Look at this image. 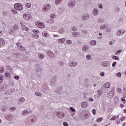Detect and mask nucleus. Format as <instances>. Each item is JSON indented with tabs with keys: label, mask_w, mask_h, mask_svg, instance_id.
<instances>
[{
	"label": "nucleus",
	"mask_w": 126,
	"mask_h": 126,
	"mask_svg": "<svg viewBox=\"0 0 126 126\" xmlns=\"http://www.w3.org/2000/svg\"><path fill=\"white\" fill-rule=\"evenodd\" d=\"M14 8L17 10L21 11V10H22V9H23V6H22V5H21V4H19V3L15 4L14 5Z\"/></svg>",
	"instance_id": "nucleus-1"
},
{
	"label": "nucleus",
	"mask_w": 126,
	"mask_h": 126,
	"mask_svg": "<svg viewBox=\"0 0 126 126\" xmlns=\"http://www.w3.org/2000/svg\"><path fill=\"white\" fill-rule=\"evenodd\" d=\"M32 17V15L30 13H25L23 15V18L25 19V20H29Z\"/></svg>",
	"instance_id": "nucleus-2"
},
{
	"label": "nucleus",
	"mask_w": 126,
	"mask_h": 126,
	"mask_svg": "<svg viewBox=\"0 0 126 126\" xmlns=\"http://www.w3.org/2000/svg\"><path fill=\"white\" fill-rule=\"evenodd\" d=\"M50 9H51V5H50L49 4H47L43 6V11H44V12L49 11V10H50Z\"/></svg>",
	"instance_id": "nucleus-3"
},
{
	"label": "nucleus",
	"mask_w": 126,
	"mask_h": 126,
	"mask_svg": "<svg viewBox=\"0 0 126 126\" xmlns=\"http://www.w3.org/2000/svg\"><path fill=\"white\" fill-rule=\"evenodd\" d=\"M125 32H126V30L125 29L119 30L117 31V34L119 35V36H122L125 34Z\"/></svg>",
	"instance_id": "nucleus-4"
},
{
	"label": "nucleus",
	"mask_w": 126,
	"mask_h": 126,
	"mask_svg": "<svg viewBox=\"0 0 126 126\" xmlns=\"http://www.w3.org/2000/svg\"><path fill=\"white\" fill-rule=\"evenodd\" d=\"M36 25L37 26H38V27H39V28H44L45 26V24L41 22H37L36 23Z\"/></svg>",
	"instance_id": "nucleus-5"
},
{
	"label": "nucleus",
	"mask_w": 126,
	"mask_h": 126,
	"mask_svg": "<svg viewBox=\"0 0 126 126\" xmlns=\"http://www.w3.org/2000/svg\"><path fill=\"white\" fill-rule=\"evenodd\" d=\"M107 96L109 98V99L113 98V97H114V91H110L109 93H108Z\"/></svg>",
	"instance_id": "nucleus-6"
},
{
	"label": "nucleus",
	"mask_w": 126,
	"mask_h": 126,
	"mask_svg": "<svg viewBox=\"0 0 126 126\" xmlns=\"http://www.w3.org/2000/svg\"><path fill=\"white\" fill-rule=\"evenodd\" d=\"M94 16H97L99 15V10L97 8L94 9L93 10Z\"/></svg>",
	"instance_id": "nucleus-7"
},
{
	"label": "nucleus",
	"mask_w": 126,
	"mask_h": 126,
	"mask_svg": "<svg viewBox=\"0 0 126 126\" xmlns=\"http://www.w3.org/2000/svg\"><path fill=\"white\" fill-rule=\"evenodd\" d=\"M77 65V63L75 62H71L69 63V66L70 67H75Z\"/></svg>",
	"instance_id": "nucleus-8"
},
{
	"label": "nucleus",
	"mask_w": 126,
	"mask_h": 126,
	"mask_svg": "<svg viewBox=\"0 0 126 126\" xmlns=\"http://www.w3.org/2000/svg\"><path fill=\"white\" fill-rule=\"evenodd\" d=\"M82 20L85 21L88 20V19H89V15L88 14H85L83 15L81 17Z\"/></svg>",
	"instance_id": "nucleus-9"
},
{
	"label": "nucleus",
	"mask_w": 126,
	"mask_h": 126,
	"mask_svg": "<svg viewBox=\"0 0 126 126\" xmlns=\"http://www.w3.org/2000/svg\"><path fill=\"white\" fill-rule=\"evenodd\" d=\"M101 64L104 67H108L110 65V63L107 61H104Z\"/></svg>",
	"instance_id": "nucleus-10"
},
{
	"label": "nucleus",
	"mask_w": 126,
	"mask_h": 126,
	"mask_svg": "<svg viewBox=\"0 0 126 126\" xmlns=\"http://www.w3.org/2000/svg\"><path fill=\"white\" fill-rule=\"evenodd\" d=\"M68 6L69 7H74L75 6V1H70L68 4Z\"/></svg>",
	"instance_id": "nucleus-11"
},
{
	"label": "nucleus",
	"mask_w": 126,
	"mask_h": 126,
	"mask_svg": "<svg viewBox=\"0 0 126 126\" xmlns=\"http://www.w3.org/2000/svg\"><path fill=\"white\" fill-rule=\"evenodd\" d=\"M97 44V41L96 40H91L90 42V45L91 46H95Z\"/></svg>",
	"instance_id": "nucleus-12"
},
{
	"label": "nucleus",
	"mask_w": 126,
	"mask_h": 126,
	"mask_svg": "<svg viewBox=\"0 0 126 126\" xmlns=\"http://www.w3.org/2000/svg\"><path fill=\"white\" fill-rule=\"evenodd\" d=\"M82 108H87L88 106V103L87 102H82L81 104Z\"/></svg>",
	"instance_id": "nucleus-13"
},
{
	"label": "nucleus",
	"mask_w": 126,
	"mask_h": 126,
	"mask_svg": "<svg viewBox=\"0 0 126 126\" xmlns=\"http://www.w3.org/2000/svg\"><path fill=\"white\" fill-rule=\"evenodd\" d=\"M0 45H1V46L5 45V41H4V40L2 38H0Z\"/></svg>",
	"instance_id": "nucleus-14"
},
{
	"label": "nucleus",
	"mask_w": 126,
	"mask_h": 126,
	"mask_svg": "<svg viewBox=\"0 0 126 126\" xmlns=\"http://www.w3.org/2000/svg\"><path fill=\"white\" fill-rule=\"evenodd\" d=\"M105 88H110L111 87V84L109 82H107L104 85Z\"/></svg>",
	"instance_id": "nucleus-15"
},
{
	"label": "nucleus",
	"mask_w": 126,
	"mask_h": 126,
	"mask_svg": "<svg viewBox=\"0 0 126 126\" xmlns=\"http://www.w3.org/2000/svg\"><path fill=\"white\" fill-rule=\"evenodd\" d=\"M21 24L22 25V28L24 30H26V31H28L29 30V29L28 27H25L23 23L21 22Z\"/></svg>",
	"instance_id": "nucleus-16"
},
{
	"label": "nucleus",
	"mask_w": 126,
	"mask_h": 126,
	"mask_svg": "<svg viewBox=\"0 0 126 126\" xmlns=\"http://www.w3.org/2000/svg\"><path fill=\"white\" fill-rule=\"evenodd\" d=\"M12 118H13V117L12 116V115L10 114L7 116V117H6V119H7L8 121H11V120H12Z\"/></svg>",
	"instance_id": "nucleus-17"
},
{
	"label": "nucleus",
	"mask_w": 126,
	"mask_h": 126,
	"mask_svg": "<svg viewBox=\"0 0 126 126\" xmlns=\"http://www.w3.org/2000/svg\"><path fill=\"white\" fill-rule=\"evenodd\" d=\"M72 35L75 38H76V37H78V36H79V32H72Z\"/></svg>",
	"instance_id": "nucleus-18"
},
{
	"label": "nucleus",
	"mask_w": 126,
	"mask_h": 126,
	"mask_svg": "<svg viewBox=\"0 0 126 126\" xmlns=\"http://www.w3.org/2000/svg\"><path fill=\"white\" fill-rule=\"evenodd\" d=\"M21 113L23 116H27L28 115V112L27 110H23L22 111Z\"/></svg>",
	"instance_id": "nucleus-19"
},
{
	"label": "nucleus",
	"mask_w": 126,
	"mask_h": 126,
	"mask_svg": "<svg viewBox=\"0 0 126 126\" xmlns=\"http://www.w3.org/2000/svg\"><path fill=\"white\" fill-rule=\"evenodd\" d=\"M88 46L85 45L83 47V52H86L87 51H88Z\"/></svg>",
	"instance_id": "nucleus-20"
},
{
	"label": "nucleus",
	"mask_w": 126,
	"mask_h": 126,
	"mask_svg": "<svg viewBox=\"0 0 126 126\" xmlns=\"http://www.w3.org/2000/svg\"><path fill=\"white\" fill-rule=\"evenodd\" d=\"M25 101V99L23 97H21L19 100V104L21 105V104H23V103H24Z\"/></svg>",
	"instance_id": "nucleus-21"
},
{
	"label": "nucleus",
	"mask_w": 126,
	"mask_h": 126,
	"mask_svg": "<svg viewBox=\"0 0 126 126\" xmlns=\"http://www.w3.org/2000/svg\"><path fill=\"white\" fill-rule=\"evenodd\" d=\"M58 41L61 43V44H63V43L65 42V38L59 39H58Z\"/></svg>",
	"instance_id": "nucleus-22"
},
{
	"label": "nucleus",
	"mask_w": 126,
	"mask_h": 126,
	"mask_svg": "<svg viewBox=\"0 0 126 126\" xmlns=\"http://www.w3.org/2000/svg\"><path fill=\"white\" fill-rule=\"evenodd\" d=\"M86 58L88 61H90V60H91L92 58V56L90 54H88L86 56Z\"/></svg>",
	"instance_id": "nucleus-23"
},
{
	"label": "nucleus",
	"mask_w": 126,
	"mask_h": 126,
	"mask_svg": "<svg viewBox=\"0 0 126 126\" xmlns=\"http://www.w3.org/2000/svg\"><path fill=\"white\" fill-rule=\"evenodd\" d=\"M58 33H59L60 34H63V33H64V30L63 29H60L59 31H58Z\"/></svg>",
	"instance_id": "nucleus-24"
},
{
	"label": "nucleus",
	"mask_w": 126,
	"mask_h": 126,
	"mask_svg": "<svg viewBox=\"0 0 126 126\" xmlns=\"http://www.w3.org/2000/svg\"><path fill=\"white\" fill-rule=\"evenodd\" d=\"M54 19H49L48 20H47L46 22H47V23H54Z\"/></svg>",
	"instance_id": "nucleus-25"
},
{
	"label": "nucleus",
	"mask_w": 126,
	"mask_h": 126,
	"mask_svg": "<svg viewBox=\"0 0 126 126\" xmlns=\"http://www.w3.org/2000/svg\"><path fill=\"white\" fill-rule=\"evenodd\" d=\"M32 36L33 38H35V39H38V38H39V35L38 33H32Z\"/></svg>",
	"instance_id": "nucleus-26"
},
{
	"label": "nucleus",
	"mask_w": 126,
	"mask_h": 126,
	"mask_svg": "<svg viewBox=\"0 0 126 126\" xmlns=\"http://www.w3.org/2000/svg\"><path fill=\"white\" fill-rule=\"evenodd\" d=\"M61 2H62V0H56L55 1V3L56 5H58V4H60Z\"/></svg>",
	"instance_id": "nucleus-27"
},
{
	"label": "nucleus",
	"mask_w": 126,
	"mask_h": 126,
	"mask_svg": "<svg viewBox=\"0 0 126 126\" xmlns=\"http://www.w3.org/2000/svg\"><path fill=\"white\" fill-rule=\"evenodd\" d=\"M38 57L39 58H40L41 60H43V58L45 57V56L43 54L39 53Z\"/></svg>",
	"instance_id": "nucleus-28"
},
{
	"label": "nucleus",
	"mask_w": 126,
	"mask_h": 126,
	"mask_svg": "<svg viewBox=\"0 0 126 126\" xmlns=\"http://www.w3.org/2000/svg\"><path fill=\"white\" fill-rule=\"evenodd\" d=\"M100 29H101V30H103V29H107V26L105 25L101 26L100 27Z\"/></svg>",
	"instance_id": "nucleus-29"
},
{
	"label": "nucleus",
	"mask_w": 126,
	"mask_h": 126,
	"mask_svg": "<svg viewBox=\"0 0 126 126\" xmlns=\"http://www.w3.org/2000/svg\"><path fill=\"white\" fill-rule=\"evenodd\" d=\"M35 95H36V96H38V97H41V96H42V94L40 92H36Z\"/></svg>",
	"instance_id": "nucleus-30"
},
{
	"label": "nucleus",
	"mask_w": 126,
	"mask_h": 126,
	"mask_svg": "<svg viewBox=\"0 0 126 126\" xmlns=\"http://www.w3.org/2000/svg\"><path fill=\"white\" fill-rule=\"evenodd\" d=\"M59 65H61V66H63L64 65V62L63 61H60L59 62Z\"/></svg>",
	"instance_id": "nucleus-31"
},
{
	"label": "nucleus",
	"mask_w": 126,
	"mask_h": 126,
	"mask_svg": "<svg viewBox=\"0 0 126 126\" xmlns=\"http://www.w3.org/2000/svg\"><path fill=\"white\" fill-rule=\"evenodd\" d=\"M19 51H21V52H24L25 51V48L23 46H21L20 48H19Z\"/></svg>",
	"instance_id": "nucleus-32"
},
{
	"label": "nucleus",
	"mask_w": 126,
	"mask_h": 126,
	"mask_svg": "<svg viewBox=\"0 0 126 126\" xmlns=\"http://www.w3.org/2000/svg\"><path fill=\"white\" fill-rule=\"evenodd\" d=\"M42 35L43 37H45V38L46 37H48V33L46 32H42Z\"/></svg>",
	"instance_id": "nucleus-33"
},
{
	"label": "nucleus",
	"mask_w": 126,
	"mask_h": 126,
	"mask_svg": "<svg viewBox=\"0 0 126 126\" xmlns=\"http://www.w3.org/2000/svg\"><path fill=\"white\" fill-rule=\"evenodd\" d=\"M36 72H41L42 71V68L41 67H37L36 69Z\"/></svg>",
	"instance_id": "nucleus-34"
},
{
	"label": "nucleus",
	"mask_w": 126,
	"mask_h": 126,
	"mask_svg": "<svg viewBox=\"0 0 126 126\" xmlns=\"http://www.w3.org/2000/svg\"><path fill=\"white\" fill-rule=\"evenodd\" d=\"M66 43L68 45H71V44H72V41L71 40H66Z\"/></svg>",
	"instance_id": "nucleus-35"
},
{
	"label": "nucleus",
	"mask_w": 126,
	"mask_h": 126,
	"mask_svg": "<svg viewBox=\"0 0 126 126\" xmlns=\"http://www.w3.org/2000/svg\"><path fill=\"white\" fill-rule=\"evenodd\" d=\"M5 89H4V86L2 85L0 86V91H4Z\"/></svg>",
	"instance_id": "nucleus-36"
},
{
	"label": "nucleus",
	"mask_w": 126,
	"mask_h": 126,
	"mask_svg": "<svg viewBox=\"0 0 126 126\" xmlns=\"http://www.w3.org/2000/svg\"><path fill=\"white\" fill-rule=\"evenodd\" d=\"M13 29H14V30H17V29H18L19 27L17 24H15L14 27H13Z\"/></svg>",
	"instance_id": "nucleus-37"
},
{
	"label": "nucleus",
	"mask_w": 126,
	"mask_h": 126,
	"mask_svg": "<svg viewBox=\"0 0 126 126\" xmlns=\"http://www.w3.org/2000/svg\"><path fill=\"white\" fill-rule=\"evenodd\" d=\"M16 45H17V47H18V49H20L22 46V45H21V44H20V42H17Z\"/></svg>",
	"instance_id": "nucleus-38"
},
{
	"label": "nucleus",
	"mask_w": 126,
	"mask_h": 126,
	"mask_svg": "<svg viewBox=\"0 0 126 126\" xmlns=\"http://www.w3.org/2000/svg\"><path fill=\"white\" fill-rule=\"evenodd\" d=\"M33 33H35V34H39V30H33Z\"/></svg>",
	"instance_id": "nucleus-39"
},
{
	"label": "nucleus",
	"mask_w": 126,
	"mask_h": 126,
	"mask_svg": "<svg viewBox=\"0 0 126 126\" xmlns=\"http://www.w3.org/2000/svg\"><path fill=\"white\" fill-rule=\"evenodd\" d=\"M10 111H15L16 110V108L15 107H11L9 108Z\"/></svg>",
	"instance_id": "nucleus-40"
},
{
	"label": "nucleus",
	"mask_w": 126,
	"mask_h": 126,
	"mask_svg": "<svg viewBox=\"0 0 126 126\" xmlns=\"http://www.w3.org/2000/svg\"><path fill=\"white\" fill-rule=\"evenodd\" d=\"M53 54H54V53H53V52H52V51L47 52V55H48V56H53Z\"/></svg>",
	"instance_id": "nucleus-41"
},
{
	"label": "nucleus",
	"mask_w": 126,
	"mask_h": 126,
	"mask_svg": "<svg viewBox=\"0 0 126 126\" xmlns=\"http://www.w3.org/2000/svg\"><path fill=\"white\" fill-rule=\"evenodd\" d=\"M25 6H26V7H27L28 8H30V7L31 6V4L30 3L26 4Z\"/></svg>",
	"instance_id": "nucleus-42"
},
{
	"label": "nucleus",
	"mask_w": 126,
	"mask_h": 126,
	"mask_svg": "<svg viewBox=\"0 0 126 126\" xmlns=\"http://www.w3.org/2000/svg\"><path fill=\"white\" fill-rule=\"evenodd\" d=\"M112 59H114V60H119V57L116 56H112Z\"/></svg>",
	"instance_id": "nucleus-43"
},
{
	"label": "nucleus",
	"mask_w": 126,
	"mask_h": 126,
	"mask_svg": "<svg viewBox=\"0 0 126 126\" xmlns=\"http://www.w3.org/2000/svg\"><path fill=\"white\" fill-rule=\"evenodd\" d=\"M103 121V117H100L97 119L96 122H102Z\"/></svg>",
	"instance_id": "nucleus-44"
},
{
	"label": "nucleus",
	"mask_w": 126,
	"mask_h": 126,
	"mask_svg": "<svg viewBox=\"0 0 126 126\" xmlns=\"http://www.w3.org/2000/svg\"><path fill=\"white\" fill-rule=\"evenodd\" d=\"M82 33H83V34H85V35H86L87 34V31L83 30L82 32Z\"/></svg>",
	"instance_id": "nucleus-45"
},
{
	"label": "nucleus",
	"mask_w": 126,
	"mask_h": 126,
	"mask_svg": "<svg viewBox=\"0 0 126 126\" xmlns=\"http://www.w3.org/2000/svg\"><path fill=\"white\" fill-rule=\"evenodd\" d=\"M96 111L95 109L92 110V113L93 114L94 116H95V115H96Z\"/></svg>",
	"instance_id": "nucleus-46"
},
{
	"label": "nucleus",
	"mask_w": 126,
	"mask_h": 126,
	"mask_svg": "<svg viewBox=\"0 0 126 126\" xmlns=\"http://www.w3.org/2000/svg\"><path fill=\"white\" fill-rule=\"evenodd\" d=\"M63 126H69L68 123L67 122H63Z\"/></svg>",
	"instance_id": "nucleus-47"
},
{
	"label": "nucleus",
	"mask_w": 126,
	"mask_h": 126,
	"mask_svg": "<svg viewBox=\"0 0 126 126\" xmlns=\"http://www.w3.org/2000/svg\"><path fill=\"white\" fill-rule=\"evenodd\" d=\"M116 76H117V77H121V76H122V74H121V72H119L116 74Z\"/></svg>",
	"instance_id": "nucleus-48"
},
{
	"label": "nucleus",
	"mask_w": 126,
	"mask_h": 126,
	"mask_svg": "<svg viewBox=\"0 0 126 126\" xmlns=\"http://www.w3.org/2000/svg\"><path fill=\"white\" fill-rule=\"evenodd\" d=\"M103 93V91H102V90H99L98 91V94H99V95H102V94Z\"/></svg>",
	"instance_id": "nucleus-49"
},
{
	"label": "nucleus",
	"mask_w": 126,
	"mask_h": 126,
	"mask_svg": "<svg viewBox=\"0 0 126 126\" xmlns=\"http://www.w3.org/2000/svg\"><path fill=\"white\" fill-rule=\"evenodd\" d=\"M56 17V15L55 14H51L50 15V18L53 19V18H55Z\"/></svg>",
	"instance_id": "nucleus-50"
},
{
	"label": "nucleus",
	"mask_w": 126,
	"mask_h": 126,
	"mask_svg": "<svg viewBox=\"0 0 126 126\" xmlns=\"http://www.w3.org/2000/svg\"><path fill=\"white\" fill-rule=\"evenodd\" d=\"M124 120H126V116H123V117H121V118L120 119V121L121 122H123V121H124Z\"/></svg>",
	"instance_id": "nucleus-51"
},
{
	"label": "nucleus",
	"mask_w": 126,
	"mask_h": 126,
	"mask_svg": "<svg viewBox=\"0 0 126 126\" xmlns=\"http://www.w3.org/2000/svg\"><path fill=\"white\" fill-rule=\"evenodd\" d=\"M116 64H117V62H114L113 63V64H112L113 67H115V66H116Z\"/></svg>",
	"instance_id": "nucleus-52"
},
{
	"label": "nucleus",
	"mask_w": 126,
	"mask_h": 126,
	"mask_svg": "<svg viewBox=\"0 0 126 126\" xmlns=\"http://www.w3.org/2000/svg\"><path fill=\"white\" fill-rule=\"evenodd\" d=\"M117 91L118 92H119V93H122V89L120 88H118L117 89Z\"/></svg>",
	"instance_id": "nucleus-53"
},
{
	"label": "nucleus",
	"mask_w": 126,
	"mask_h": 126,
	"mask_svg": "<svg viewBox=\"0 0 126 126\" xmlns=\"http://www.w3.org/2000/svg\"><path fill=\"white\" fill-rule=\"evenodd\" d=\"M72 29L73 31H76L77 30V28L76 27H73Z\"/></svg>",
	"instance_id": "nucleus-54"
},
{
	"label": "nucleus",
	"mask_w": 126,
	"mask_h": 126,
	"mask_svg": "<svg viewBox=\"0 0 126 126\" xmlns=\"http://www.w3.org/2000/svg\"><path fill=\"white\" fill-rule=\"evenodd\" d=\"M28 114H32L33 113V111H32L31 110H29L28 111H27Z\"/></svg>",
	"instance_id": "nucleus-55"
},
{
	"label": "nucleus",
	"mask_w": 126,
	"mask_h": 126,
	"mask_svg": "<svg viewBox=\"0 0 126 126\" xmlns=\"http://www.w3.org/2000/svg\"><path fill=\"white\" fill-rule=\"evenodd\" d=\"M14 79H16V80H18V79H19V76H15L14 77Z\"/></svg>",
	"instance_id": "nucleus-56"
},
{
	"label": "nucleus",
	"mask_w": 126,
	"mask_h": 126,
	"mask_svg": "<svg viewBox=\"0 0 126 126\" xmlns=\"http://www.w3.org/2000/svg\"><path fill=\"white\" fill-rule=\"evenodd\" d=\"M70 109L71 112H75V109L74 108H73V107H70Z\"/></svg>",
	"instance_id": "nucleus-57"
},
{
	"label": "nucleus",
	"mask_w": 126,
	"mask_h": 126,
	"mask_svg": "<svg viewBox=\"0 0 126 126\" xmlns=\"http://www.w3.org/2000/svg\"><path fill=\"white\" fill-rule=\"evenodd\" d=\"M12 12L14 14H16L17 13V11H16V10H13V11H12Z\"/></svg>",
	"instance_id": "nucleus-58"
},
{
	"label": "nucleus",
	"mask_w": 126,
	"mask_h": 126,
	"mask_svg": "<svg viewBox=\"0 0 126 126\" xmlns=\"http://www.w3.org/2000/svg\"><path fill=\"white\" fill-rule=\"evenodd\" d=\"M99 8H100L101 9H103V5H102V4H99Z\"/></svg>",
	"instance_id": "nucleus-59"
},
{
	"label": "nucleus",
	"mask_w": 126,
	"mask_h": 126,
	"mask_svg": "<svg viewBox=\"0 0 126 126\" xmlns=\"http://www.w3.org/2000/svg\"><path fill=\"white\" fill-rule=\"evenodd\" d=\"M111 121H115L116 120V117H113L111 119H110Z\"/></svg>",
	"instance_id": "nucleus-60"
},
{
	"label": "nucleus",
	"mask_w": 126,
	"mask_h": 126,
	"mask_svg": "<svg viewBox=\"0 0 126 126\" xmlns=\"http://www.w3.org/2000/svg\"><path fill=\"white\" fill-rule=\"evenodd\" d=\"M100 75L101 76H105V73L104 72L100 73Z\"/></svg>",
	"instance_id": "nucleus-61"
},
{
	"label": "nucleus",
	"mask_w": 126,
	"mask_h": 126,
	"mask_svg": "<svg viewBox=\"0 0 126 126\" xmlns=\"http://www.w3.org/2000/svg\"><path fill=\"white\" fill-rule=\"evenodd\" d=\"M89 101H90V102H93L94 100L93 98H89Z\"/></svg>",
	"instance_id": "nucleus-62"
},
{
	"label": "nucleus",
	"mask_w": 126,
	"mask_h": 126,
	"mask_svg": "<svg viewBox=\"0 0 126 126\" xmlns=\"http://www.w3.org/2000/svg\"><path fill=\"white\" fill-rule=\"evenodd\" d=\"M121 101H122V102H125L126 100L124 98H121Z\"/></svg>",
	"instance_id": "nucleus-63"
},
{
	"label": "nucleus",
	"mask_w": 126,
	"mask_h": 126,
	"mask_svg": "<svg viewBox=\"0 0 126 126\" xmlns=\"http://www.w3.org/2000/svg\"><path fill=\"white\" fill-rule=\"evenodd\" d=\"M109 45H110V46H112L113 45V41H110L109 43Z\"/></svg>",
	"instance_id": "nucleus-64"
}]
</instances>
